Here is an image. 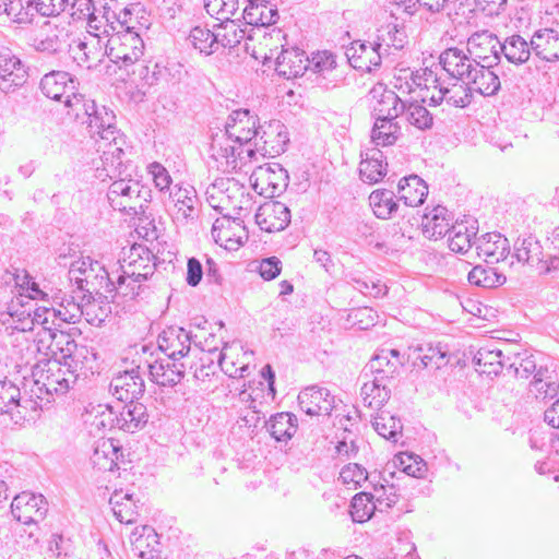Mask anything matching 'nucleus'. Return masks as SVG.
<instances>
[{"label":"nucleus","mask_w":559,"mask_h":559,"mask_svg":"<svg viewBox=\"0 0 559 559\" xmlns=\"http://www.w3.org/2000/svg\"><path fill=\"white\" fill-rule=\"evenodd\" d=\"M360 394L365 406L380 409L389 401L391 390L386 381L373 377L371 381H366L362 384Z\"/></svg>","instance_id":"obj_46"},{"label":"nucleus","mask_w":559,"mask_h":559,"mask_svg":"<svg viewBox=\"0 0 559 559\" xmlns=\"http://www.w3.org/2000/svg\"><path fill=\"white\" fill-rule=\"evenodd\" d=\"M519 262L526 263L537 269L543 262V247L540 242L533 236L519 238L514 243V254Z\"/></svg>","instance_id":"obj_48"},{"label":"nucleus","mask_w":559,"mask_h":559,"mask_svg":"<svg viewBox=\"0 0 559 559\" xmlns=\"http://www.w3.org/2000/svg\"><path fill=\"white\" fill-rule=\"evenodd\" d=\"M369 204L374 215L381 219H388L397 210L394 193L390 190H374L369 195Z\"/></svg>","instance_id":"obj_56"},{"label":"nucleus","mask_w":559,"mask_h":559,"mask_svg":"<svg viewBox=\"0 0 559 559\" xmlns=\"http://www.w3.org/2000/svg\"><path fill=\"white\" fill-rule=\"evenodd\" d=\"M154 255L142 246H132L119 270L127 276L144 283L155 272Z\"/></svg>","instance_id":"obj_20"},{"label":"nucleus","mask_w":559,"mask_h":559,"mask_svg":"<svg viewBox=\"0 0 559 559\" xmlns=\"http://www.w3.org/2000/svg\"><path fill=\"white\" fill-rule=\"evenodd\" d=\"M531 392L538 400L554 399L559 394V381L548 369L539 368L531 382Z\"/></svg>","instance_id":"obj_53"},{"label":"nucleus","mask_w":559,"mask_h":559,"mask_svg":"<svg viewBox=\"0 0 559 559\" xmlns=\"http://www.w3.org/2000/svg\"><path fill=\"white\" fill-rule=\"evenodd\" d=\"M531 48L545 61L559 60V33L551 28L535 32L531 38Z\"/></svg>","instance_id":"obj_37"},{"label":"nucleus","mask_w":559,"mask_h":559,"mask_svg":"<svg viewBox=\"0 0 559 559\" xmlns=\"http://www.w3.org/2000/svg\"><path fill=\"white\" fill-rule=\"evenodd\" d=\"M372 426L379 436L392 442H396L399 436L402 435L401 420L388 412L378 413L372 419Z\"/></svg>","instance_id":"obj_57"},{"label":"nucleus","mask_w":559,"mask_h":559,"mask_svg":"<svg viewBox=\"0 0 559 559\" xmlns=\"http://www.w3.org/2000/svg\"><path fill=\"white\" fill-rule=\"evenodd\" d=\"M290 210L280 201H267L259 206L255 223L266 233L284 230L290 223Z\"/></svg>","instance_id":"obj_18"},{"label":"nucleus","mask_w":559,"mask_h":559,"mask_svg":"<svg viewBox=\"0 0 559 559\" xmlns=\"http://www.w3.org/2000/svg\"><path fill=\"white\" fill-rule=\"evenodd\" d=\"M251 356L240 345H226L219 353L218 364L228 377L246 378L250 374Z\"/></svg>","instance_id":"obj_21"},{"label":"nucleus","mask_w":559,"mask_h":559,"mask_svg":"<svg viewBox=\"0 0 559 559\" xmlns=\"http://www.w3.org/2000/svg\"><path fill=\"white\" fill-rule=\"evenodd\" d=\"M509 360L510 357L506 359L501 348L490 345L480 347L474 356L477 370L488 376H497Z\"/></svg>","instance_id":"obj_41"},{"label":"nucleus","mask_w":559,"mask_h":559,"mask_svg":"<svg viewBox=\"0 0 559 559\" xmlns=\"http://www.w3.org/2000/svg\"><path fill=\"white\" fill-rule=\"evenodd\" d=\"M39 88L47 98L61 102L67 99V96H71L75 85L70 73L51 71L41 78Z\"/></svg>","instance_id":"obj_30"},{"label":"nucleus","mask_w":559,"mask_h":559,"mask_svg":"<svg viewBox=\"0 0 559 559\" xmlns=\"http://www.w3.org/2000/svg\"><path fill=\"white\" fill-rule=\"evenodd\" d=\"M370 95L373 99V112L377 118H397L405 110V103L391 90L382 84L376 85Z\"/></svg>","instance_id":"obj_31"},{"label":"nucleus","mask_w":559,"mask_h":559,"mask_svg":"<svg viewBox=\"0 0 559 559\" xmlns=\"http://www.w3.org/2000/svg\"><path fill=\"white\" fill-rule=\"evenodd\" d=\"M376 510L377 504L372 501L370 492L362 491L353 497L350 503V515L355 522L364 523L368 521Z\"/></svg>","instance_id":"obj_64"},{"label":"nucleus","mask_w":559,"mask_h":559,"mask_svg":"<svg viewBox=\"0 0 559 559\" xmlns=\"http://www.w3.org/2000/svg\"><path fill=\"white\" fill-rule=\"evenodd\" d=\"M0 324L4 325L7 330L22 333L23 340L28 342L25 333L33 331L31 307H27L24 300L12 301L8 310L0 311Z\"/></svg>","instance_id":"obj_28"},{"label":"nucleus","mask_w":559,"mask_h":559,"mask_svg":"<svg viewBox=\"0 0 559 559\" xmlns=\"http://www.w3.org/2000/svg\"><path fill=\"white\" fill-rule=\"evenodd\" d=\"M177 219H188L195 214L197 194L193 188L176 187L170 192Z\"/></svg>","instance_id":"obj_52"},{"label":"nucleus","mask_w":559,"mask_h":559,"mask_svg":"<svg viewBox=\"0 0 559 559\" xmlns=\"http://www.w3.org/2000/svg\"><path fill=\"white\" fill-rule=\"evenodd\" d=\"M60 335H68V333L58 330L57 328L39 329L36 332V337L28 343L26 347V355L23 356L26 362H29V356L39 354L41 359H56L59 356L61 346L57 345Z\"/></svg>","instance_id":"obj_23"},{"label":"nucleus","mask_w":559,"mask_h":559,"mask_svg":"<svg viewBox=\"0 0 559 559\" xmlns=\"http://www.w3.org/2000/svg\"><path fill=\"white\" fill-rule=\"evenodd\" d=\"M234 181V178L222 177L215 179L206 188V202L211 207L219 212L222 215H224L231 195L229 194L230 187L227 188V186Z\"/></svg>","instance_id":"obj_51"},{"label":"nucleus","mask_w":559,"mask_h":559,"mask_svg":"<svg viewBox=\"0 0 559 559\" xmlns=\"http://www.w3.org/2000/svg\"><path fill=\"white\" fill-rule=\"evenodd\" d=\"M34 385L38 393L64 395L76 383L78 379L60 360L37 359L32 369Z\"/></svg>","instance_id":"obj_4"},{"label":"nucleus","mask_w":559,"mask_h":559,"mask_svg":"<svg viewBox=\"0 0 559 559\" xmlns=\"http://www.w3.org/2000/svg\"><path fill=\"white\" fill-rule=\"evenodd\" d=\"M497 67L498 64L479 63L474 68L466 82L472 94L475 92L483 96H493L499 92L501 82Z\"/></svg>","instance_id":"obj_25"},{"label":"nucleus","mask_w":559,"mask_h":559,"mask_svg":"<svg viewBox=\"0 0 559 559\" xmlns=\"http://www.w3.org/2000/svg\"><path fill=\"white\" fill-rule=\"evenodd\" d=\"M143 50L144 43L136 31L117 32L108 38L105 55L111 62L129 67L143 56Z\"/></svg>","instance_id":"obj_7"},{"label":"nucleus","mask_w":559,"mask_h":559,"mask_svg":"<svg viewBox=\"0 0 559 559\" xmlns=\"http://www.w3.org/2000/svg\"><path fill=\"white\" fill-rule=\"evenodd\" d=\"M299 407L310 416H329L334 407V397L325 388L310 386L298 395Z\"/></svg>","instance_id":"obj_22"},{"label":"nucleus","mask_w":559,"mask_h":559,"mask_svg":"<svg viewBox=\"0 0 559 559\" xmlns=\"http://www.w3.org/2000/svg\"><path fill=\"white\" fill-rule=\"evenodd\" d=\"M228 187H230L229 194L231 195L224 216L241 219L242 216L248 215L252 210L254 204L253 198L247 188L236 179L234 182L228 183Z\"/></svg>","instance_id":"obj_39"},{"label":"nucleus","mask_w":559,"mask_h":559,"mask_svg":"<svg viewBox=\"0 0 559 559\" xmlns=\"http://www.w3.org/2000/svg\"><path fill=\"white\" fill-rule=\"evenodd\" d=\"M57 345L61 346L59 353V360L73 371L79 380L81 377L87 378L94 374L97 369V354L94 348L85 345L78 344L71 335H60Z\"/></svg>","instance_id":"obj_6"},{"label":"nucleus","mask_w":559,"mask_h":559,"mask_svg":"<svg viewBox=\"0 0 559 559\" xmlns=\"http://www.w3.org/2000/svg\"><path fill=\"white\" fill-rule=\"evenodd\" d=\"M157 346L166 357L173 360H180L191 349V336L182 328L169 326L158 334Z\"/></svg>","instance_id":"obj_19"},{"label":"nucleus","mask_w":559,"mask_h":559,"mask_svg":"<svg viewBox=\"0 0 559 559\" xmlns=\"http://www.w3.org/2000/svg\"><path fill=\"white\" fill-rule=\"evenodd\" d=\"M143 362L148 370L151 380L160 386H174L185 377V364L171 358H156L147 345H142Z\"/></svg>","instance_id":"obj_8"},{"label":"nucleus","mask_w":559,"mask_h":559,"mask_svg":"<svg viewBox=\"0 0 559 559\" xmlns=\"http://www.w3.org/2000/svg\"><path fill=\"white\" fill-rule=\"evenodd\" d=\"M376 47L382 49L384 55H390V49L400 50L406 43V34L404 28L395 23H389L381 26L376 35Z\"/></svg>","instance_id":"obj_47"},{"label":"nucleus","mask_w":559,"mask_h":559,"mask_svg":"<svg viewBox=\"0 0 559 559\" xmlns=\"http://www.w3.org/2000/svg\"><path fill=\"white\" fill-rule=\"evenodd\" d=\"M118 23L124 27L122 32L148 29L151 25V14L140 2L130 3L117 13Z\"/></svg>","instance_id":"obj_38"},{"label":"nucleus","mask_w":559,"mask_h":559,"mask_svg":"<svg viewBox=\"0 0 559 559\" xmlns=\"http://www.w3.org/2000/svg\"><path fill=\"white\" fill-rule=\"evenodd\" d=\"M254 156L253 147L239 144L225 132L213 136L210 145V157L217 170L228 173L242 167Z\"/></svg>","instance_id":"obj_5"},{"label":"nucleus","mask_w":559,"mask_h":559,"mask_svg":"<svg viewBox=\"0 0 559 559\" xmlns=\"http://www.w3.org/2000/svg\"><path fill=\"white\" fill-rule=\"evenodd\" d=\"M48 511V503L43 495L23 491L13 498L11 512L23 524L43 521Z\"/></svg>","instance_id":"obj_14"},{"label":"nucleus","mask_w":559,"mask_h":559,"mask_svg":"<svg viewBox=\"0 0 559 559\" xmlns=\"http://www.w3.org/2000/svg\"><path fill=\"white\" fill-rule=\"evenodd\" d=\"M345 55L354 69L364 72L378 70L386 58L382 49L376 47V40H355L346 48Z\"/></svg>","instance_id":"obj_16"},{"label":"nucleus","mask_w":559,"mask_h":559,"mask_svg":"<svg viewBox=\"0 0 559 559\" xmlns=\"http://www.w3.org/2000/svg\"><path fill=\"white\" fill-rule=\"evenodd\" d=\"M404 359L397 349L381 348L369 361L373 377L389 382L403 367Z\"/></svg>","instance_id":"obj_29"},{"label":"nucleus","mask_w":559,"mask_h":559,"mask_svg":"<svg viewBox=\"0 0 559 559\" xmlns=\"http://www.w3.org/2000/svg\"><path fill=\"white\" fill-rule=\"evenodd\" d=\"M296 420L289 413H278L270 418L266 428L276 441H287L296 432Z\"/></svg>","instance_id":"obj_55"},{"label":"nucleus","mask_w":559,"mask_h":559,"mask_svg":"<svg viewBox=\"0 0 559 559\" xmlns=\"http://www.w3.org/2000/svg\"><path fill=\"white\" fill-rule=\"evenodd\" d=\"M112 395L120 402L139 401L145 391V384L138 370L126 371L110 382Z\"/></svg>","instance_id":"obj_24"},{"label":"nucleus","mask_w":559,"mask_h":559,"mask_svg":"<svg viewBox=\"0 0 559 559\" xmlns=\"http://www.w3.org/2000/svg\"><path fill=\"white\" fill-rule=\"evenodd\" d=\"M88 132L97 143V151L102 153V163L110 177L120 175L122 165L123 140L116 128V116L105 106L96 105L91 117L85 122Z\"/></svg>","instance_id":"obj_1"},{"label":"nucleus","mask_w":559,"mask_h":559,"mask_svg":"<svg viewBox=\"0 0 559 559\" xmlns=\"http://www.w3.org/2000/svg\"><path fill=\"white\" fill-rule=\"evenodd\" d=\"M413 84L424 85L426 94L423 100L429 99L430 106L447 104L450 107L464 108L472 103L473 94L465 82L447 83L432 69H425L423 74L411 72Z\"/></svg>","instance_id":"obj_3"},{"label":"nucleus","mask_w":559,"mask_h":559,"mask_svg":"<svg viewBox=\"0 0 559 559\" xmlns=\"http://www.w3.org/2000/svg\"><path fill=\"white\" fill-rule=\"evenodd\" d=\"M114 286V272L109 273L105 266L93 260V265L88 266L87 273L82 277L81 285H76L78 289L81 292H86L92 294L93 292H98L100 289H107Z\"/></svg>","instance_id":"obj_42"},{"label":"nucleus","mask_w":559,"mask_h":559,"mask_svg":"<svg viewBox=\"0 0 559 559\" xmlns=\"http://www.w3.org/2000/svg\"><path fill=\"white\" fill-rule=\"evenodd\" d=\"M97 170L99 171L98 177H102L103 173H105L107 177L114 179L107 192L108 201L114 210L131 216L144 214L151 200V190L139 180L130 178V174H126L127 166L122 164L120 167L121 174L115 177L108 175L104 163L103 169Z\"/></svg>","instance_id":"obj_2"},{"label":"nucleus","mask_w":559,"mask_h":559,"mask_svg":"<svg viewBox=\"0 0 559 559\" xmlns=\"http://www.w3.org/2000/svg\"><path fill=\"white\" fill-rule=\"evenodd\" d=\"M222 23L218 25L217 31L215 32L217 35L219 48H233L237 46L246 35L243 28L240 25L229 17V20L221 21Z\"/></svg>","instance_id":"obj_60"},{"label":"nucleus","mask_w":559,"mask_h":559,"mask_svg":"<svg viewBox=\"0 0 559 559\" xmlns=\"http://www.w3.org/2000/svg\"><path fill=\"white\" fill-rule=\"evenodd\" d=\"M242 17L249 25L267 26L276 23L278 19L277 9L269 2H253L243 9Z\"/></svg>","instance_id":"obj_45"},{"label":"nucleus","mask_w":559,"mask_h":559,"mask_svg":"<svg viewBox=\"0 0 559 559\" xmlns=\"http://www.w3.org/2000/svg\"><path fill=\"white\" fill-rule=\"evenodd\" d=\"M119 419L118 429L134 433L143 429L148 421V413L146 406L139 401L127 402L118 405Z\"/></svg>","instance_id":"obj_34"},{"label":"nucleus","mask_w":559,"mask_h":559,"mask_svg":"<svg viewBox=\"0 0 559 559\" xmlns=\"http://www.w3.org/2000/svg\"><path fill=\"white\" fill-rule=\"evenodd\" d=\"M401 136V127L396 118H377L371 130V141L379 145H393Z\"/></svg>","instance_id":"obj_49"},{"label":"nucleus","mask_w":559,"mask_h":559,"mask_svg":"<svg viewBox=\"0 0 559 559\" xmlns=\"http://www.w3.org/2000/svg\"><path fill=\"white\" fill-rule=\"evenodd\" d=\"M448 234L450 250L457 253H465L471 249L472 237L475 236L474 227L469 229L464 223H455Z\"/></svg>","instance_id":"obj_61"},{"label":"nucleus","mask_w":559,"mask_h":559,"mask_svg":"<svg viewBox=\"0 0 559 559\" xmlns=\"http://www.w3.org/2000/svg\"><path fill=\"white\" fill-rule=\"evenodd\" d=\"M421 225L427 238H441L448 235L453 225L451 213L447 207L437 205L424 215Z\"/></svg>","instance_id":"obj_35"},{"label":"nucleus","mask_w":559,"mask_h":559,"mask_svg":"<svg viewBox=\"0 0 559 559\" xmlns=\"http://www.w3.org/2000/svg\"><path fill=\"white\" fill-rule=\"evenodd\" d=\"M259 126L260 119L257 115L248 109H239L229 115L224 132L239 144L252 147Z\"/></svg>","instance_id":"obj_13"},{"label":"nucleus","mask_w":559,"mask_h":559,"mask_svg":"<svg viewBox=\"0 0 559 559\" xmlns=\"http://www.w3.org/2000/svg\"><path fill=\"white\" fill-rule=\"evenodd\" d=\"M468 282L475 286L493 288L502 285L506 276L495 267L477 265L468 273Z\"/></svg>","instance_id":"obj_58"},{"label":"nucleus","mask_w":559,"mask_h":559,"mask_svg":"<svg viewBox=\"0 0 559 559\" xmlns=\"http://www.w3.org/2000/svg\"><path fill=\"white\" fill-rule=\"evenodd\" d=\"M250 181L255 192L273 198L285 191L288 186V175L280 164L274 163L254 169Z\"/></svg>","instance_id":"obj_11"},{"label":"nucleus","mask_w":559,"mask_h":559,"mask_svg":"<svg viewBox=\"0 0 559 559\" xmlns=\"http://www.w3.org/2000/svg\"><path fill=\"white\" fill-rule=\"evenodd\" d=\"M99 38L94 37L90 41H78L74 46L70 47V53L78 66L86 69H92L100 62L105 52H102L99 47Z\"/></svg>","instance_id":"obj_43"},{"label":"nucleus","mask_w":559,"mask_h":559,"mask_svg":"<svg viewBox=\"0 0 559 559\" xmlns=\"http://www.w3.org/2000/svg\"><path fill=\"white\" fill-rule=\"evenodd\" d=\"M63 103L68 108V115L82 123L86 122L97 105L94 100L85 98L84 95L75 93V91L71 96H67Z\"/></svg>","instance_id":"obj_59"},{"label":"nucleus","mask_w":559,"mask_h":559,"mask_svg":"<svg viewBox=\"0 0 559 559\" xmlns=\"http://www.w3.org/2000/svg\"><path fill=\"white\" fill-rule=\"evenodd\" d=\"M405 120L414 128L420 131L431 129L433 117L429 110L421 104L415 102L405 104V110L402 114Z\"/></svg>","instance_id":"obj_62"},{"label":"nucleus","mask_w":559,"mask_h":559,"mask_svg":"<svg viewBox=\"0 0 559 559\" xmlns=\"http://www.w3.org/2000/svg\"><path fill=\"white\" fill-rule=\"evenodd\" d=\"M114 290L124 298L134 299L142 293L143 283L136 278L129 277L122 273V271L117 270L114 272V286H110L107 292L111 293Z\"/></svg>","instance_id":"obj_63"},{"label":"nucleus","mask_w":559,"mask_h":559,"mask_svg":"<svg viewBox=\"0 0 559 559\" xmlns=\"http://www.w3.org/2000/svg\"><path fill=\"white\" fill-rule=\"evenodd\" d=\"M132 551L141 559H154L157 552V534L151 526L136 527L130 536Z\"/></svg>","instance_id":"obj_40"},{"label":"nucleus","mask_w":559,"mask_h":559,"mask_svg":"<svg viewBox=\"0 0 559 559\" xmlns=\"http://www.w3.org/2000/svg\"><path fill=\"white\" fill-rule=\"evenodd\" d=\"M475 245L478 257L487 263H498L510 254L509 240L500 233H487L479 237Z\"/></svg>","instance_id":"obj_27"},{"label":"nucleus","mask_w":559,"mask_h":559,"mask_svg":"<svg viewBox=\"0 0 559 559\" xmlns=\"http://www.w3.org/2000/svg\"><path fill=\"white\" fill-rule=\"evenodd\" d=\"M212 237L225 249L237 250L248 240V231L242 219L223 215L214 222Z\"/></svg>","instance_id":"obj_15"},{"label":"nucleus","mask_w":559,"mask_h":559,"mask_svg":"<svg viewBox=\"0 0 559 559\" xmlns=\"http://www.w3.org/2000/svg\"><path fill=\"white\" fill-rule=\"evenodd\" d=\"M397 193L406 205L418 206L428 195V186L420 177L412 175L400 180Z\"/></svg>","instance_id":"obj_44"},{"label":"nucleus","mask_w":559,"mask_h":559,"mask_svg":"<svg viewBox=\"0 0 559 559\" xmlns=\"http://www.w3.org/2000/svg\"><path fill=\"white\" fill-rule=\"evenodd\" d=\"M276 72L286 79L304 75L309 69V58L299 48H286L276 58Z\"/></svg>","instance_id":"obj_33"},{"label":"nucleus","mask_w":559,"mask_h":559,"mask_svg":"<svg viewBox=\"0 0 559 559\" xmlns=\"http://www.w3.org/2000/svg\"><path fill=\"white\" fill-rule=\"evenodd\" d=\"M27 68L11 48L0 45V91L15 92L27 80Z\"/></svg>","instance_id":"obj_10"},{"label":"nucleus","mask_w":559,"mask_h":559,"mask_svg":"<svg viewBox=\"0 0 559 559\" xmlns=\"http://www.w3.org/2000/svg\"><path fill=\"white\" fill-rule=\"evenodd\" d=\"M359 175L364 182L377 183L383 179L388 171L385 156L378 147H370L361 152Z\"/></svg>","instance_id":"obj_32"},{"label":"nucleus","mask_w":559,"mask_h":559,"mask_svg":"<svg viewBox=\"0 0 559 559\" xmlns=\"http://www.w3.org/2000/svg\"><path fill=\"white\" fill-rule=\"evenodd\" d=\"M70 309L67 310L69 316L61 318V322H75V320L83 316L85 320L94 326H99L111 312V307L107 302L99 300H88L84 305L76 302L69 304Z\"/></svg>","instance_id":"obj_26"},{"label":"nucleus","mask_w":559,"mask_h":559,"mask_svg":"<svg viewBox=\"0 0 559 559\" xmlns=\"http://www.w3.org/2000/svg\"><path fill=\"white\" fill-rule=\"evenodd\" d=\"M466 48L477 66L479 63L498 64L500 61L501 41L495 33L488 29L471 34L466 41Z\"/></svg>","instance_id":"obj_12"},{"label":"nucleus","mask_w":559,"mask_h":559,"mask_svg":"<svg viewBox=\"0 0 559 559\" xmlns=\"http://www.w3.org/2000/svg\"><path fill=\"white\" fill-rule=\"evenodd\" d=\"M439 63L450 78L465 83L477 66L467 50L464 51L457 47H451L442 51Z\"/></svg>","instance_id":"obj_17"},{"label":"nucleus","mask_w":559,"mask_h":559,"mask_svg":"<svg viewBox=\"0 0 559 559\" xmlns=\"http://www.w3.org/2000/svg\"><path fill=\"white\" fill-rule=\"evenodd\" d=\"M189 44L201 55L210 56L219 49L217 35L210 28L195 26L188 36Z\"/></svg>","instance_id":"obj_54"},{"label":"nucleus","mask_w":559,"mask_h":559,"mask_svg":"<svg viewBox=\"0 0 559 559\" xmlns=\"http://www.w3.org/2000/svg\"><path fill=\"white\" fill-rule=\"evenodd\" d=\"M120 456L121 448L112 439H100L95 443L91 461L97 469L112 472L118 467Z\"/></svg>","instance_id":"obj_36"},{"label":"nucleus","mask_w":559,"mask_h":559,"mask_svg":"<svg viewBox=\"0 0 559 559\" xmlns=\"http://www.w3.org/2000/svg\"><path fill=\"white\" fill-rule=\"evenodd\" d=\"M532 51L531 43L528 44L522 36L513 34L501 43L500 55L502 53L510 63L519 66L530 59Z\"/></svg>","instance_id":"obj_50"},{"label":"nucleus","mask_w":559,"mask_h":559,"mask_svg":"<svg viewBox=\"0 0 559 559\" xmlns=\"http://www.w3.org/2000/svg\"><path fill=\"white\" fill-rule=\"evenodd\" d=\"M288 142L284 123L280 120H270L260 123L252 147L254 153L258 151L264 156L275 157L286 151Z\"/></svg>","instance_id":"obj_9"}]
</instances>
